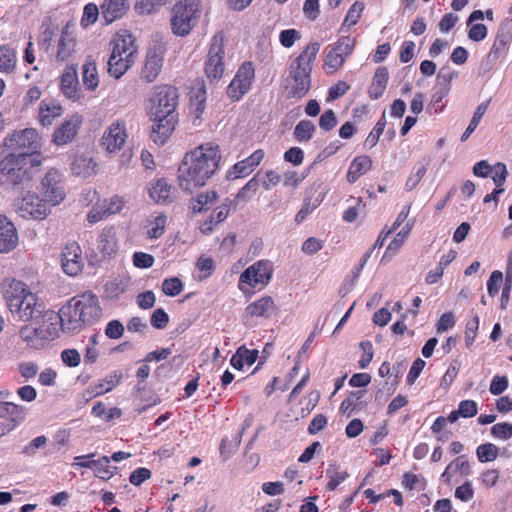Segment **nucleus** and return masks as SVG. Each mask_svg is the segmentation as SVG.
<instances>
[{"label": "nucleus", "mask_w": 512, "mask_h": 512, "mask_svg": "<svg viewBox=\"0 0 512 512\" xmlns=\"http://www.w3.org/2000/svg\"><path fill=\"white\" fill-rule=\"evenodd\" d=\"M264 158V151L258 149L246 159L237 162L231 170L227 172V179L234 180L249 175L261 163Z\"/></svg>", "instance_id": "21"}, {"label": "nucleus", "mask_w": 512, "mask_h": 512, "mask_svg": "<svg viewBox=\"0 0 512 512\" xmlns=\"http://www.w3.org/2000/svg\"><path fill=\"white\" fill-rule=\"evenodd\" d=\"M17 64V56L15 49L9 45L0 46V72L10 74L13 73Z\"/></svg>", "instance_id": "38"}, {"label": "nucleus", "mask_w": 512, "mask_h": 512, "mask_svg": "<svg viewBox=\"0 0 512 512\" xmlns=\"http://www.w3.org/2000/svg\"><path fill=\"white\" fill-rule=\"evenodd\" d=\"M129 8L127 0H105L100 9L106 24H111L125 15Z\"/></svg>", "instance_id": "25"}, {"label": "nucleus", "mask_w": 512, "mask_h": 512, "mask_svg": "<svg viewBox=\"0 0 512 512\" xmlns=\"http://www.w3.org/2000/svg\"><path fill=\"white\" fill-rule=\"evenodd\" d=\"M173 190V186L161 178L150 184L148 193L155 203L168 204L173 200Z\"/></svg>", "instance_id": "26"}, {"label": "nucleus", "mask_w": 512, "mask_h": 512, "mask_svg": "<svg viewBox=\"0 0 512 512\" xmlns=\"http://www.w3.org/2000/svg\"><path fill=\"white\" fill-rule=\"evenodd\" d=\"M356 40L350 36H343L338 39L332 50L346 59L354 50Z\"/></svg>", "instance_id": "52"}, {"label": "nucleus", "mask_w": 512, "mask_h": 512, "mask_svg": "<svg viewBox=\"0 0 512 512\" xmlns=\"http://www.w3.org/2000/svg\"><path fill=\"white\" fill-rule=\"evenodd\" d=\"M178 93L176 88L168 85L159 86L151 99V114L153 117L176 116Z\"/></svg>", "instance_id": "10"}, {"label": "nucleus", "mask_w": 512, "mask_h": 512, "mask_svg": "<svg viewBox=\"0 0 512 512\" xmlns=\"http://www.w3.org/2000/svg\"><path fill=\"white\" fill-rule=\"evenodd\" d=\"M134 62V60L127 58V56L111 54L107 62L108 73L111 77L119 79L134 64Z\"/></svg>", "instance_id": "32"}, {"label": "nucleus", "mask_w": 512, "mask_h": 512, "mask_svg": "<svg viewBox=\"0 0 512 512\" xmlns=\"http://www.w3.org/2000/svg\"><path fill=\"white\" fill-rule=\"evenodd\" d=\"M176 124V116L154 117L151 139L157 144H164L172 134Z\"/></svg>", "instance_id": "23"}, {"label": "nucleus", "mask_w": 512, "mask_h": 512, "mask_svg": "<svg viewBox=\"0 0 512 512\" xmlns=\"http://www.w3.org/2000/svg\"><path fill=\"white\" fill-rule=\"evenodd\" d=\"M491 434L496 439L508 440L512 437V424L507 422L497 423L491 427Z\"/></svg>", "instance_id": "58"}, {"label": "nucleus", "mask_w": 512, "mask_h": 512, "mask_svg": "<svg viewBox=\"0 0 512 512\" xmlns=\"http://www.w3.org/2000/svg\"><path fill=\"white\" fill-rule=\"evenodd\" d=\"M428 162L421 164L414 173H412L406 181L405 187L408 191H412L419 184L423 176L427 172Z\"/></svg>", "instance_id": "62"}, {"label": "nucleus", "mask_w": 512, "mask_h": 512, "mask_svg": "<svg viewBox=\"0 0 512 512\" xmlns=\"http://www.w3.org/2000/svg\"><path fill=\"white\" fill-rule=\"evenodd\" d=\"M63 271L69 276H77L83 269L82 250L78 243H68L63 251L61 258Z\"/></svg>", "instance_id": "16"}, {"label": "nucleus", "mask_w": 512, "mask_h": 512, "mask_svg": "<svg viewBox=\"0 0 512 512\" xmlns=\"http://www.w3.org/2000/svg\"><path fill=\"white\" fill-rule=\"evenodd\" d=\"M122 379L121 371H114L109 374L96 388V395L111 391Z\"/></svg>", "instance_id": "51"}, {"label": "nucleus", "mask_w": 512, "mask_h": 512, "mask_svg": "<svg viewBox=\"0 0 512 512\" xmlns=\"http://www.w3.org/2000/svg\"><path fill=\"white\" fill-rule=\"evenodd\" d=\"M348 476L349 474L346 471L339 470L336 464H329L326 469V477L329 479L326 489L328 491H334Z\"/></svg>", "instance_id": "41"}, {"label": "nucleus", "mask_w": 512, "mask_h": 512, "mask_svg": "<svg viewBox=\"0 0 512 512\" xmlns=\"http://www.w3.org/2000/svg\"><path fill=\"white\" fill-rule=\"evenodd\" d=\"M388 76L389 73L386 67H379L376 70L369 87V96L371 99L376 100L383 95L387 87Z\"/></svg>", "instance_id": "34"}, {"label": "nucleus", "mask_w": 512, "mask_h": 512, "mask_svg": "<svg viewBox=\"0 0 512 512\" xmlns=\"http://www.w3.org/2000/svg\"><path fill=\"white\" fill-rule=\"evenodd\" d=\"M96 163L88 155H77L71 163L74 175L87 178L95 173Z\"/></svg>", "instance_id": "33"}, {"label": "nucleus", "mask_w": 512, "mask_h": 512, "mask_svg": "<svg viewBox=\"0 0 512 512\" xmlns=\"http://www.w3.org/2000/svg\"><path fill=\"white\" fill-rule=\"evenodd\" d=\"M102 316V308L98 297L91 291L71 298L64 305L59 315L46 312L43 314L48 321L59 320L63 331L77 333L86 326L95 324Z\"/></svg>", "instance_id": "2"}, {"label": "nucleus", "mask_w": 512, "mask_h": 512, "mask_svg": "<svg viewBox=\"0 0 512 512\" xmlns=\"http://www.w3.org/2000/svg\"><path fill=\"white\" fill-rule=\"evenodd\" d=\"M320 50L318 42L309 43L298 57L290 64L285 79V90L289 98L304 97L311 87L312 63Z\"/></svg>", "instance_id": "4"}, {"label": "nucleus", "mask_w": 512, "mask_h": 512, "mask_svg": "<svg viewBox=\"0 0 512 512\" xmlns=\"http://www.w3.org/2000/svg\"><path fill=\"white\" fill-rule=\"evenodd\" d=\"M98 249L104 256L116 253L118 241L113 227L104 228L98 237Z\"/></svg>", "instance_id": "31"}, {"label": "nucleus", "mask_w": 512, "mask_h": 512, "mask_svg": "<svg viewBox=\"0 0 512 512\" xmlns=\"http://www.w3.org/2000/svg\"><path fill=\"white\" fill-rule=\"evenodd\" d=\"M127 281L115 278L105 284L104 294L108 299H116L127 289Z\"/></svg>", "instance_id": "47"}, {"label": "nucleus", "mask_w": 512, "mask_h": 512, "mask_svg": "<svg viewBox=\"0 0 512 512\" xmlns=\"http://www.w3.org/2000/svg\"><path fill=\"white\" fill-rule=\"evenodd\" d=\"M41 161L29 155L8 153L0 161V184L15 187L24 185L32 179V170L40 166Z\"/></svg>", "instance_id": "5"}, {"label": "nucleus", "mask_w": 512, "mask_h": 512, "mask_svg": "<svg viewBox=\"0 0 512 512\" xmlns=\"http://www.w3.org/2000/svg\"><path fill=\"white\" fill-rule=\"evenodd\" d=\"M28 415V408L10 401H0V418L8 422L9 430L22 424Z\"/></svg>", "instance_id": "19"}, {"label": "nucleus", "mask_w": 512, "mask_h": 512, "mask_svg": "<svg viewBox=\"0 0 512 512\" xmlns=\"http://www.w3.org/2000/svg\"><path fill=\"white\" fill-rule=\"evenodd\" d=\"M41 193L47 205L56 206L64 200V188L56 171L46 173L41 181Z\"/></svg>", "instance_id": "15"}, {"label": "nucleus", "mask_w": 512, "mask_h": 512, "mask_svg": "<svg viewBox=\"0 0 512 512\" xmlns=\"http://www.w3.org/2000/svg\"><path fill=\"white\" fill-rule=\"evenodd\" d=\"M5 146L14 150L18 155H29L31 158H37L40 153L42 143L41 137L34 128H25L14 131L5 138Z\"/></svg>", "instance_id": "7"}, {"label": "nucleus", "mask_w": 512, "mask_h": 512, "mask_svg": "<svg viewBox=\"0 0 512 512\" xmlns=\"http://www.w3.org/2000/svg\"><path fill=\"white\" fill-rule=\"evenodd\" d=\"M99 14H101V11L99 12L97 5L94 3H88L83 9L81 25L83 27H87L94 24L98 19Z\"/></svg>", "instance_id": "57"}, {"label": "nucleus", "mask_w": 512, "mask_h": 512, "mask_svg": "<svg viewBox=\"0 0 512 512\" xmlns=\"http://www.w3.org/2000/svg\"><path fill=\"white\" fill-rule=\"evenodd\" d=\"M487 108H488V102L481 103L476 107V110L473 114V117H472L468 127L466 128V130L464 131V133L461 136L462 142L466 141L470 137V135L474 132V130L477 128L482 117L486 113Z\"/></svg>", "instance_id": "45"}, {"label": "nucleus", "mask_w": 512, "mask_h": 512, "mask_svg": "<svg viewBox=\"0 0 512 512\" xmlns=\"http://www.w3.org/2000/svg\"><path fill=\"white\" fill-rule=\"evenodd\" d=\"M499 449L495 444H481L476 449V455L481 463L494 461L498 457Z\"/></svg>", "instance_id": "49"}, {"label": "nucleus", "mask_w": 512, "mask_h": 512, "mask_svg": "<svg viewBox=\"0 0 512 512\" xmlns=\"http://www.w3.org/2000/svg\"><path fill=\"white\" fill-rule=\"evenodd\" d=\"M62 114V107L55 101L43 100L39 107V121L43 126L51 125Z\"/></svg>", "instance_id": "35"}, {"label": "nucleus", "mask_w": 512, "mask_h": 512, "mask_svg": "<svg viewBox=\"0 0 512 512\" xmlns=\"http://www.w3.org/2000/svg\"><path fill=\"white\" fill-rule=\"evenodd\" d=\"M75 48V41L70 38L61 37L58 43L57 59L64 61L68 59Z\"/></svg>", "instance_id": "56"}, {"label": "nucleus", "mask_w": 512, "mask_h": 512, "mask_svg": "<svg viewBox=\"0 0 512 512\" xmlns=\"http://www.w3.org/2000/svg\"><path fill=\"white\" fill-rule=\"evenodd\" d=\"M272 265L269 261L260 260L249 266L239 277V288L243 290L246 284L251 288L258 285L266 286L272 277Z\"/></svg>", "instance_id": "11"}, {"label": "nucleus", "mask_w": 512, "mask_h": 512, "mask_svg": "<svg viewBox=\"0 0 512 512\" xmlns=\"http://www.w3.org/2000/svg\"><path fill=\"white\" fill-rule=\"evenodd\" d=\"M201 0H181L172 10L171 30L176 36L184 37L190 33L199 17Z\"/></svg>", "instance_id": "6"}, {"label": "nucleus", "mask_w": 512, "mask_h": 512, "mask_svg": "<svg viewBox=\"0 0 512 512\" xmlns=\"http://www.w3.org/2000/svg\"><path fill=\"white\" fill-rule=\"evenodd\" d=\"M411 231V226L406 224L394 237V239L387 246L385 253L383 255L382 260H389L393 258L400 250L405 240L409 236Z\"/></svg>", "instance_id": "39"}, {"label": "nucleus", "mask_w": 512, "mask_h": 512, "mask_svg": "<svg viewBox=\"0 0 512 512\" xmlns=\"http://www.w3.org/2000/svg\"><path fill=\"white\" fill-rule=\"evenodd\" d=\"M166 224L167 217L165 214L160 213L156 216H151L147 219V236L150 239L160 238L165 232Z\"/></svg>", "instance_id": "40"}, {"label": "nucleus", "mask_w": 512, "mask_h": 512, "mask_svg": "<svg viewBox=\"0 0 512 512\" xmlns=\"http://www.w3.org/2000/svg\"><path fill=\"white\" fill-rule=\"evenodd\" d=\"M116 467L110 465V458L103 456L93 460V471L96 477L108 480L114 475Z\"/></svg>", "instance_id": "42"}, {"label": "nucleus", "mask_w": 512, "mask_h": 512, "mask_svg": "<svg viewBox=\"0 0 512 512\" xmlns=\"http://www.w3.org/2000/svg\"><path fill=\"white\" fill-rule=\"evenodd\" d=\"M301 38L299 31L296 29L282 30L279 35V41L285 48L292 47L297 40Z\"/></svg>", "instance_id": "60"}, {"label": "nucleus", "mask_w": 512, "mask_h": 512, "mask_svg": "<svg viewBox=\"0 0 512 512\" xmlns=\"http://www.w3.org/2000/svg\"><path fill=\"white\" fill-rule=\"evenodd\" d=\"M345 62V59L341 54H337L336 51L330 50L325 58L324 66L329 69V73L337 71Z\"/></svg>", "instance_id": "59"}, {"label": "nucleus", "mask_w": 512, "mask_h": 512, "mask_svg": "<svg viewBox=\"0 0 512 512\" xmlns=\"http://www.w3.org/2000/svg\"><path fill=\"white\" fill-rule=\"evenodd\" d=\"M19 336L27 346L40 349L47 341L57 336V320H55V323L50 322V326L47 329L41 326L34 327L32 325H24L19 330Z\"/></svg>", "instance_id": "14"}, {"label": "nucleus", "mask_w": 512, "mask_h": 512, "mask_svg": "<svg viewBox=\"0 0 512 512\" xmlns=\"http://www.w3.org/2000/svg\"><path fill=\"white\" fill-rule=\"evenodd\" d=\"M82 123V117L73 115L66 119L53 133V142L58 145H66L77 135L78 129Z\"/></svg>", "instance_id": "20"}, {"label": "nucleus", "mask_w": 512, "mask_h": 512, "mask_svg": "<svg viewBox=\"0 0 512 512\" xmlns=\"http://www.w3.org/2000/svg\"><path fill=\"white\" fill-rule=\"evenodd\" d=\"M257 358L258 350H249L246 347L241 346L232 356L230 363L235 369L241 370L244 364H247L248 366L253 365Z\"/></svg>", "instance_id": "36"}, {"label": "nucleus", "mask_w": 512, "mask_h": 512, "mask_svg": "<svg viewBox=\"0 0 512 512\" xmlns=\"http://www.w3.org/2000/svg\"><path fill=\"white\" fill-rule=\"evenodd\" d=\"M458 73L449 67H442L437 76L435 84L432 88L431 101L433 105L440 103L450 92L451 82L457 78Z\"/></svg>", "instance_id": "18"}, {"label": "nucleus", "mask_w": 512, "mask_h": 512, "mask_svg": "<svg viewBox=\"0 0 512 512\" xmlns=\"http://www.w3.org/2000/svg\"><path fill=\"white\" fill-rule=\"evenodd\" d=\"M221 154L219 146L205 143L185 154L178 169L180 187L193 192L206 184L219 167Z\"/></svg>", "instance_id": "1"}, {"label": "nucleus", "mask_w": 512, "mask_h": 512, "mask_svg": "<svg viewBox=\"0 0 512 512\" xmlns=\"http://www.w3.org/2000/svg\"><path fill=\"white\" fill-rule=\"evenodd\" d=\"M3 296L12 314L22 321L37 319L44 312L45 306L38 296L32 293L27 285L16 279H5Z\"/></svg>", "instance_id": "3"}, {"label": "nucleus", "mask_w": 512, "mask_h": 512, "mask_svg": "<svg viewBox=\"0 0 512 512\" xmlns=\"http://www.w3.org/2000/svg\"><path fill=\"white\" fill-rule=\"evenodd\" d=\"M364 393L365 391L362 390L351 392L349 396L342 401L340 412L350 417L354 411L359 409L360 400Z\"/></svg>", "instance_id": "43"}, {"label": "nucleus", "mask_w": 512, "mask_h": 512, "mask_svg": "<svg viewBox=\"0 0 512 512\" xmlns=\"http://www.w3.org/2000/svg\"><path fill=\"white\" fill-rule=\"evenodd\" d=\"M217 199V193L215 191H208L206 193H200L194 200L192 210L194 213H200L204 209L208 208L209 204H212Z\"/></svg>", "instance_id": "50"}, {"label": "nucleus", "mask_w": 512, "mask_h": 512, "mask_svg": "<svg viewBox=\"0 0 512 512\" xmlns=\"http://www.w3.org/2000/svg\"><path fill=\"white\" fill-rule=\"evenodd\" d=\"M277 307L272 297L265 296L257 301L250 303L246 309L245 314L248 317H262L269 318L276 311Z\"/></svg>", "instance_id": "27"}, {"label": "nucleus", "mask_w": 512, "mask_h": 512, "mask_svg": "<svg viewBox=\"0 0 512 512\" xmlns=\"http://www.w3.org/2000/svg\"><path fill=\"white\" fill-rule=\"evenodd\" d=\"M372 159L367 155L357 156L350 163L347 172V181L355 183L360 176L372 169Z\"/></svg>", "instance_id": "30"}, {"label": "nucleus", "mask_w": 512, "mask_h": 512, "mask_svg": "<svg viewBox=\"0 0 512 512\" xmlns=\"http://www.w3.org/2000/svg\"><path fill=\"white\" fill-rule=\"evenodd\" d=\"M255 76L252 62H244L227 88L229 98L240 100L251 88Z\"/></svg>", "instance_id": "13"}, {"label": "nucleus", "mask_w": 512, "mask_h": 512, "mask_svg": "<svg viewBox=\"0 0 512 512\" xmlns=\"http://www.w3.org/2000/svg\"><path fill=\"white\" fill-rule=\"evenodd\" d=\"M427 481L420 474L406 472L403 475L402 486L408 490L423 491L426 488Z\"/></svg>", "instance_id": "44"}, {"label": "nucleus", "mask_w": 512, "mask_h": 512, "mask_svg": "<svg viewBox=\"0 0 512 512\" xmlns=\"http://www.w3.org/2000/svg\"><path fill=\"white\" fill-rule=\"evenodd\" d=\"M82 81L89 90H95L99 84L97 66L95 61L88 57L82 67Z\"/></svg>", "instance_id": "37"}, {"label": "nucleus", "mask_w": 512, "mask_h": 512, "mask_svg": "<svg viewBox=\"0 0 512 512\" xmlns=\"http://www.w3.org/2000/svg\"><path fill=\"white\" fill-rule=\"evenodd\" d=\"M47 441L46 436L40 435L25 445L21 450V454L26 457H33L37 454L38 450L45 448Z\"/></svg>", "instance_id": "53"}, {"label": "nucleus", "mask_w": 512, "mask_h": 512, "mask_svg": "<svg viewBox=\"0 0 512 512\" xmlns=\"http://www.w3.org/2000/svg\"><path fill=\"white\" fill-rule=\"evenodd\" d=\"M155 262L154 257L151 254L145 252H135L133 254V264L135 267L140 269H147L153 266Z\"/></svg>", "instance_id": "64"}, {"label": "nucleus", "mask_w": 512, "mask_h": 512, "mask_svg": "<svg viewBox=\"0 0 512 512\" xmlns=\"http://www.w3.org/2000/svg\"><path fill=\"white\" fill-rule=\"evenodd\" d=\"M512 40V32L505 26H500L493 45L487 55V60L495 62L504 53Z\"/></svg>", "instance_id": "28"}, {"label": "nucleus", "mask_w": 512, "mask_h": 512, "mask_svg": "<svg viewBox=\"0 0 512 512\" xmlns=\"http://www.w3.org/2000/svg\"><path fill=\"white\" fill-rule=\"evenodd\" d=\"M14 208L17 214L24 219L43 220L50 213L46 201L40 199L34 192H27L16 198Z\"/></svg>", "instance_id": "9"}, {"label": "nucleus", "mask_w": 512, "mask_h": 512, "mask_svg": "<svg viewBox=\"0 0 512 512\" xmlns=\"http://www.w3.org/2000/svg\"><path fill=\"white\" fill-rule=\"evenodd\" d=\"M478 412L477 403L474 400H462L457 409V413L463 418L474 417Z\"/></svg>", "instance_id": "61"}, {"label": "nucleus", "mask_w": 512, "mask_h": 512, "mask_svg": "<svg viewBox=\"0 0 512 512\" xmlns=\"http://www.w3.org/2000/svg\"><path fill=\"white\" fill-rule=\"evenodd\" d=\"M386 126V117L385 113L382 114L381 118L377 121L372 131L369 133L368 137L366 138L365 144L369 146V148H372L377 145L380 136L382 135L384 129Z\"/></svg>", "instance_id": "54"}, {"label": "nucleus", "mask_w": 512, "mask_h": 512, "mask_svg": "<svg viewBox=\"0 0 512 512\" xmlns=\"http://www.w3.org/2000/svg\"><path fill=\"white\" fill-rule=\"evenodd\" d=\"M60 86L62 92L69 99H76L78 96V77L74 66H67L61 76Z\"/></svg>", "instance_id": "29"}, {"label": "nucleus", "mask_w": 512, "mask_h": 512, "mask_svg": "<svg viewBox=\"0 0 512 512\" xmlns=\"http://www.w3.org/2000/svg\"><path fill=\"white\" fill-rule=\"evenodd\" d=\"M128 138L126 123L124 120H115L109 124L102 135V148L112 154L119 152L125 145Z\"/></svg>", "instance_id": "12"}, {"label": "nucleus", "mask_w": 512, "mask_h": 512, "mask_svg": "<svg viewBox=\"0 0 512 512\" xmlns=\"http://www.w3.org/2000/svg\"><path fill=\"white\" fill-rule=\"evenodd\" d=\"M18 235L14 224L0 215V253H6L17 245Z\"/></svg>", "instance_id": "24"}, {"label": "nucleus", "mask_w": 512, "mask_h": 512, "mask_svg": "<svg viewBox=\"0 0 512 512\" xmlns=\"http://www.w3.org/2000/svg\"><path fill=\"white\" fill-rule=\"evenodd\" d=\"M111 54L127 56V58H131V60L135 61L137 55L135 38L128 31L118 32L113 40V49Z\"/></svg>", "instance_id": "22"}, {"label": "nucleus", "mask_w": 512, "mask_h": 512, "mask_svg": "<svg viewBox=\"0 0 512 512\" xmlns=\"http://www.w3.org/2000/svg\"><path fill=\"white\" fill-rule=\"evenodd\" d=\"M164 61V51L161 47L150 48L146 54L141 79L147 83L153 82L160 74Z\"/></svg>", "instance_id": "17"}, {"label": "nucleus", "mask_w": 512, "mask_h": 512, "mask_svg": "<svg viewBox=\"0 0 512 512\" xmlns=\"http://www.w3.org/2000/svg\"><path fill=\"white\" fill-rule=\"evenodd\" d=\"M18 371L23 378L29 380L37 375L39 366L32 361H23L18 364Z\"/></svg>", "instance_id": "63"}, {"label": "nucleus", "mask_w": 512, "mask_h": 512, "mask_svg": "<svg viewBox=\"0 0 512 512\" xmlns=\"http://www.w3.org/2000/svg\"><path fill=\"white\" fill-rule=\"evenodd\" d=\"M260 176L259 173H257L254 177H252L246 185L241 188V190L237 193L234 201L235 205L239 203V201H247L249 200L257 191L260 181L258 177Z\"/></svg>", "instance_id": "46"}, {"label": "nucleus", "mask_w": 512, "mask_h": 512, "mask_svg": "<svg viewBox=\"0 0 512 512\" xmlns=\"http://www.w3.org/2000/svg\"><path fill=\"white\" fill-rule=\"evenodd\" d=\"M315 131V125L310 120H301L294 129L295 138L299 142L309 141Z\"/></svg>", "instance_id": "48"}, {"label": "nucleus", "mask_w": 512, "mask_h": 512, "mask_svg": "<svg viewBox=\"0 0 512 512\" xmlns=\"http://www.w3.org/2000/svg\"><path fill=\"white\" fill-rule=\"evenodd\" d=\"M225 71L224 38L221 34L213 36L205 61L204 72L210 82L221 79Z\"/></svg>", "instance_id": "8"}, {"label": "nucleus", "mask_w": 512, "mask_h": 512, "mask_svg": "<svg viewBox=\"0 0 512 512\" xmlns=\"http://www.w3.org/2000/svg\"><path fill=\"white\" fill-rule=\"evenodd\" d=\"M183 290V283L177 277L167 278L162 283V291L165 295L175 297Z\"/></svg>", "instance_id": "55"}]
</instances>
